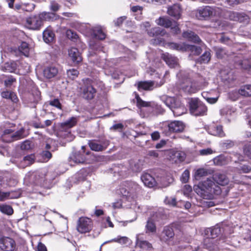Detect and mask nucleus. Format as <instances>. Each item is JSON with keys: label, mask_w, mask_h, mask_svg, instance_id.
I'll return each instance as SVG.
<instances>
[{"label": "nucleus", "mask_w": 251, "mask_h": 251, "mask_svg": "<svg viewBox=\"0 0 251 251\" xmlns=\"http://www.w3.org/2000/svg\"><path fill=\"white\" fill-rule=\"evenodd\" d=\"M212 178H207L206 180L194 186V191L201 198L205 199L213 198V195H218L221 194L220 187L216 184Z\"/></svg>", "instance_id": "1"}, {"label": "nucleus", "mask_w": 251, "mask_h": 251, "mask_svg": "<svg viewBox=\"0 0 251 251\" xmlns=\"http://www.w3.org/2000/svg\"><path fill=\"white\" fill-rule=\"evenodd\" d=\"M161 100L172 110L175 116H179L185 112L184 106L175 98L164 96L162 97Z\"/></svg>", "instance_id": "2"}, {"label": "nucleus", "mask_w": 251, "mask_h": 251, "mask_svg": "<svg viewBox=\"0 0 251 251\" xmlns=\"http://www.w3.org/2000/svg\"><path fill=\"white\" fill-rule=\"evenodd\" d=\"M207 86V82L204 80V83L201 84H196L193 82L191 78L187 75H184L180 82V88L185 93L192 94L197 91L203 89Z\"/></svg>", "instance_id": "3"}, {"label": "nucleus", "mask_w": 251, "mask_h": 251, "mask_svg": "<svg viewBox=\"0 0 251 251\" xmlns=\"http://www.w3.org/2000/svg\"><path fill=\"white\" fill-rule=\"evenodd\" d=\"M190 111L194 116H202L206 112L207 108L198 99L193 98L190 101Z\"/></svg>", "instance_id": "4"}, {"label": "nucleus", "mask_w": 251, "mask_h": 251, "mask_svg": "<svg viewBox=\"0 0 251 251\" xmlns=\"http://www.w3.org/2000/svg\"><path fill=\"white\" fill-rule=\"evenodd\" d=\"M24 132V129L21 128L15 132L10 129H5L2 135V140L6 142H11L15 140H17L23 138V134Z\"/></svg>", "instance_id": "5"}, {"label": "nucleus", "mask_w": 251, "mask_h": 251, "mask_svg": "<svg viewBox=\"0 0 251 251\" xmlns=\"http://www.w3.org/2000/svg\"><path fill=\"white\" fill-rule=\"evenodd\" d=\"M43 20L41 13L32 15L26 18V26L32 30H39L43 25Z\"/></svg>", "instance_id": "6"}, {"label": "nucleus", "mask_w": 251, "mask_h": 251, "mask_svg": "<svg viewBox=\"0 0 251 251\" xmlns=\"http://www.w3.org/2000/svg\"><path fill=\"white\" fill-rule=\"evenodd\" d=\"M184 128V125L181 121H175L168 124L165 126L164 130V133L167 135H170L172 132H182Z\"/></svg>", "instance_id": "7"}, {"label": "nucleus", "mask_w": 251, "mask_h": 251, "mask_svg": "<svg viewBox=\"0 0 251 251\" xmlns=\"http://www.w3.org/2000/svg\"><path fill=\"white\" fill-rule=\"evenodd\" d=\"M91 229V220L86 217L80 218L78 221L77 230L81 233L89 232Z\"/></svg>", "instance_id": "8"}, {"label": "nucleus", "mask_w": 251, "mask_h": 251, "mask_svg": "<svg viewBox=\"0 0 251 251\" xmlns=\"http://www.w3.org/2000/svg\"><path fill=\"white\" fill-rule=\"evenodd\" d=\"M96 93V90L92 85L91 81L86 80L82 88V97L85 99L91 100L94 97Z\"/></svg>", "instance_id": "9"}, {"label": "nucleus", "mask_w": 251, "mask_h": 251, "mask_svg": "<svg viewBox=\"0 0 251 251\" xmlns=\"http://www.w3.org/2000/svg\"><path fill=\"white\" fill-rule=\"evenodd\" d=\"M16 248L15 241L7 237L0 238V249L3 251H13Z\"/></svg>", "instance_id": "10"}, {"label": "nucleus", "mask_w": 251, "mask_h": 251, "mask_svg": "<svg viewBox=\"0 0 251 251\" xmlns=\"http://www.w3.org/2000/svg\"><path fill=\"white\" fill-rule=\"evenodd\" d=\"M109 141L105 140L100 143L96 140H90L88 145L90 149L95 151H101L105 150L109 145Z\"/></svg>", "instance_id": "11"}, {"label": "nucleus", "mask_w": 251, "mask_h": 251, "mask_svg": "<svg viewBox=\"0 0 251 251\" xmlns=\"http://www.w3.org/2000/svg\"><path fill=\"white\" fill-rule=\"evenodd\" d=\"M175 233L173 228L170 226H166L164 227L161 233L160 239L162 241L169 242L174 238Z\"/></svg>", "instance_id": "12"}, {"label": "nucleus", "mask_w": 251, "mask_h": 251, "mask_svg": "<svg viewBox=\"0 0 251 251\" xmlns=\"http://www.w3.org/2000/svg\"><path fill=\"white\" fill-rule=\"evenodd\" d=\"M157 217V214L153 215L148 219L145 226L146 233H155L156 227L155 222L158 221Z\"/></svg>", "instance_id": "13"}, {"label": "nucleus", "mask_w": 251, "mask_h": 251, "mask_svg": "<svg viewBox=\"0 0 251 251\" xmlns=\"http://www.w3.org/2000/svg\"><path fill=\"white\" fill-rule=\"evenodd\" d=\"M219 239H214L210 237L205 238L203 240L204 247L209 251L215 250L220 244Z\"/></svg>", "instance_id": "14"}, {"label": "nucleus", "mask_w": 251, "mask_h": 251, "mask_svg": "<svg viewBox=\"0 0 251 251\" xmlns=\"http://www.w3.org/2000/svg\"><path fill=\"white\" fill-rule=\"evenodd\" d=\"M26 177L30 182L38 184L43 180L44 174L39 172L29 173Z\"/></svg>", "instance_id": "15"}, {"label": "nucleus", "mask_w": 251, "mask_h": 251, "mask_svg": "<svg viewBox=\"0 0 251 251\" xmlns=\"http://www.w3.org/2000/svg\"><path fill=\"white\" fill-rule=\"evenodd\" d=\"M68 54L74 63L77 64L82 60L81 54L77 48L72 47L69 49Z\"/></svg>", "instance_id": "16"}, {"label": "nucleus", "mask_w": 251, "mask_h": 251, "mask_svg": "<svg viewBox=\"0 0 251 251\" xmlns=\"http://www.w3.org/2000/svg\"><path fill=\"white\" fill-rule=\"evenodd\" d=\"M213 8L207 6L199 9L198 10V13L197 14V16L199 19L201 20L210 17L213 14Z\"/></svg>", "instance_id": "17"}, {"label": "nucleus", "mask_w": 251, "mask_h": 251, "mask_svg": "<svg viewBox=\"0 0 251 251\" xmlns=\"http://www.w3.org/2000/svg\"><path fill=\"white\" fill-rule=\"evenodd\" d=\"M70 161L76 164H83L86 162V159L84 155V151L83 153L75 152L73 153L70 157Z\"/></svg>", "instance_id": "18"}, {"label": "nucleus", "mask_w": 251, "mask_h": 251, "mask_svg": "<svg viewBox=\"0 0 251 251\" xmlns=\"http://www.w3.org/2000/svg\"><path fill=\"white\" fill-rule=\"evenodd\" d=\"M213 179L217 182V184L221 185H226L228 184L229 179L226 175L222 173L218 172L213 174Z\"/></svg>", "instance_id": "19"}, {"label": "nucleus", "mask_w": 251, "mask_h": 251, "mask_svg": "<svg viewBox=\"0 0 251 251\" xmlns=\"http://www.w3.org/2000/svg\"><path fill=\"white\" fill-rule=\"evenodd\" d=\"M163 60L170 68H175L178 66L177 59L168 53L162 55Z\"/></svg>", "instance_id": "20"}, {"label": "nucleus", "mask_w": 251, "mask_h": 251, "mask_svg": "<svg viewBox=\"0 0 251 251\" xmlns=\"http://www.w3.org/2000/svg\"><path fill=\"white\" fill-rule=\"evenodd\" d=\"M141 179L145 185L150 188L153 187L156 184L155 179L148 173L143 174Z\"/></svg>", "instance_id": "21"}, {"label": "nucleus", "mask_w": 251, "mask_h": 251, "mask_svg": "<svg viewBox=\"0 0 251 251\" xmlns=\"http://www.w3.org/2000/svg\"><path fill=\"white\" fill-rule=\"evenodd\" d=\"M127 186L129 189V197L131 198H134L141 191L139 185L134 182H128V185Z\"/></svg>", "instance_id": "22"}, {"label": "nucleus", "mask_w": 251, "mask_h": 251, "mask_svg": "<svg viewBox=\"0 0 251 251\" xmlns=\"http://www.w3.org/2000/svg\"><path fill=\"white\" fill-rule=\"evenodd\" d=\"M157 86V84H155L154 82L153 81H140L138 83L139 90L143 89L146 91H151Z\"/></svg>", "instance_id": "23"}, {"label": "nucleus", "mask_w": 251, "mask_h": 251, "mask_svg": "<svg viewBox=\"0 0 251 251\" xmlns=\"http://www.w3.org/2000/svg\"><path fill=\"white\" fill-rule=\"evenodd\" d=\"M170 158L171 160L175 163H178L183 162L185 160L186 154L184 152L176 151L172 153Z\"/></svg>", "instance_id": "24"}, {"label": "nucleus", "mask_w": 251, "mask_h": 251, "mask_svg": "<svg viewBox=\"0 0 251 251\" xmlns=\"http://www.w3.org/2000/svg\"><path fill=\"white\" fill-rule=\"evenodd\" d=\"M136 245L143 251H148L152 248V245L148 241L139 238L138 235L136 236Z\"/></svg>", "instance_id": "25"}, {"label": "nucleus", "mask_w": 251, "mask_h": 251, "mask_svg": "<svg viewBox=\"0 0 251 251\" xmlns=\"http://www.w3.org/2000/svg\"><path fill=\"white\" fill-rule=\"evenodd\" d=\"M78 120V117H72L68 120L61 124V128L63 130L70 129L75 126Z\"/></svg>", "instance_id": "26"}, {"label": "nucleus", "mask_w": 251, "mask_h": 251, "mask_svg": "<svg viewBox=\"0 0 251 251\" xmlns=\"http://www.w3.org/2000/svg\"><path fill=\"white\" fill-rule=\"evenodd\" d=\"M58 73V69L55 66H51L46 68L44 70L43 74L46 78H51L56 76Z\"/></svg>", "instance_id": "27"}, {"label": "nucleus", "mask_w": 251, "mask_h": 251, "mask_svg": "<svg viewBox=\"0 0 251 251\" xmlns=\"http://www.w3.org/2000/svg\"><path fill=\"white\" fill-rule=\"evenodd\" d=\"M180 7L178 4H174L168 9V14L176 19L180 18Z\"/></svg>", "instance_id": "28"}, {"label": "nucleus", "mask_w": 251, "mask_h": 251, "mask_svg": "<svg viewBox=\"0 0 251 251\" xmlns=\"http://www.w3.org/2000/svg\"><path fill=\"white\" fill-rule=\"evenodd\" d=\"M137 106L139 108L141 107H148L151 112L153 111V109L155 106V104L151 102L145 101L143 100L139 96L136 97Z\"/></svg>", "instance_id": "29"}, {"label": "nucleus", "mask_w": 251, "mask_h": 251, "mask_svg": "<svg viewBox=\"0 0 251 251\" xmlns=\"http://www.w3.org/2000/svg\"><path fill=\"white\" fill-rule=\"evenodd\" d=\"M182 36L184 38L187 39L189 41L199 43L201 41L199 37L194 32L191 31H187L184 32Z\"/></svg>", "instance_id": "30"}, {"label": "nucleus", "mask_w": 251, "mask_h": 251, "mask_svg": "<svg viewBox=\"0 0 251 251\" xmlns=\"http://www.w3.org/2000/svg\"><path fill=\"white\" fill-rule=\"evenodd\" d=\"M113 242H117L123 245H126L130 244V240L126 236H118L117 238L104 242L102 246L106 243Z\"/></svg>", "instance_id": "31"}, {"label": "nucleus", "mask_w": 251, "mask_h": 251, "mask_svg": "<svg viewBox=\"0 0 251 251\" xmlns=\"http://www.w3.org/2000/svg\"><path fill=\"white\" fill-rule=\"evenodd\" d=\"M210 134L214 136H219L223 137L225 134L223 131V128L221 126H212L209 129Z\"/></svg>", "instance_id": "32"}, {"label": "nucleus", "mask_w": 251, "mask_h": 251, "mask_svg": "<svg viewBox=\"0 0 251 251\" xmlns=\"http://www.w3.org/2000/svg\"><path fill=\"white\" fill-rule=\"evenodd\" d=\"M186 44L184 43L178 44L176 43L170 42L166 44L167 47L170 49L181 51H185L186 50Z\"/></svg>", "instance_id": "33"}, {"label": "nucleus", "mask_w": 251, "mask_h": 251, "mask_svg": "<svg viewBox=\"0 0 251 251\" xmlns=\"http://www.w3.org/2000/svg\"><path fill=\"white\" fill-rule=\"evenodd\" d=\"M156 24L160 26L166 28L171 27L173 25V23L167 17H161L156 20Z\"/></svg>", "instance_id": "34"}, {"label": "nucleus", "mask_w": 251, "mask_h": 251, "mask_svg": "<svg viewBox=\"0 0 251 251\" xmlns=\"http://www.w3.org/2000/svg\"><path fill=\"white\" fill-rule=\"evenodd\" d=\"M54 37V34L50 29H46L43 31V38L46 43L51 42L53 40Z\"/></svg>", "instance_id": "35"}, {"label": "nucleus", "mask_w": 251, "mask_h": 251, "mask_svg": "<svg viewBox=\"0 0 251 251\" xmlns=\"http://www.w3.org/2000/svg\"><path fill=\"white\" fill-rule=\"evenodd\" d=\"M17 67V65L16 62H9L5 63L2 68L5 72L12 73L16 70Z\"/></svg>", "instance_id": "36"}, {"label": "nucleus", "mask_w": 251, "mask_h": 251, "mask_svg": "<svg viewBox=\"0 0 251 251\" xmlns=\"http://www.w3.org/2000/svg\"><path fill=\"white\" fill-rule=\"evenodd\" d=\"M34 161V156L32 155H27L24 157L23 160L21 162L20 166L22 168H25L32 164Z\"/></svg>", "instance_id": "37"}, {"label": "nucleus", "mask_w": 251, "mask_h": 251, "mask_svg": "<svg viewBox=\"0 0 251 251\" xmlns=\"http://www.w3.org/2000/svg\"><path fill=\"white\" fill-rule=\"evenodd\" d=\"M42 18L45 20L53 21L59 19V16L53 12H44L41 13Z\"/></svg>", "instance_id": "38"}, {"label": "nucleus", "mask_w": 251, "mask_h": 251, "mask_svg": "<svg viewBox=\"0 0 251 251\" xmlns=\"http://www.w3.org/2000/svg\"><path fill=\"white\" fill-rule=\"evenodd\" d=\"M1 95L2 98L10 99L14 102H17L18 100L16 95L12 92L3 91Z\"/></svg>", "instance_id": "39"}, {"label": "nucleus", "mask_w": 251, "mask_h": 251, "mask_svg": "<svg viewBox=\"0 0 251 251\" xmlns=\"http://www.w3.org/2000/svg\"><path fill=\"white\" fill-rule=\"evenodd\" d=\"M185 51H190L194 55H199L201 52V49L200 47L186 44Z\"/></svg>", "instance_id": "40"}, {"label": "nucleus", "mask_w": 251, "mask_h": 251, "mask_svg": "<svg viewBox=\"0 0 251 251\" xmlns=\"http://www.w3.org/2000/svg\"><path fill=\"white\" fill-rule=\"evenodd\" d=\"M213 162L216 165L222 166L227 164V158L224 155H220L214 158Z\"/></svg>", "instance_id": "41"}, {"label": "nucleus", "mask_w": 251, "mask_h": 251, "mask_svg": "<svg viewBox=\"0 0 251 251\" xmlns=\"http://www.w3.org/2000/svg\"><path fill=\"white\" fill-rule=\"evenodd\" d=\"M127 185H128V182H125L120 186L119 189L120 193L124 197L126 198H130L129 192L128 191V187Z\"/></svg>", "instance_id": "42"}, {"label": "nucleus", "mask_w": 251, "mask_h": 251, "mask_svg": "<svg viewBox=\"0 0 251 251\" xmlns=\"http://www.w3.org/2000/svg\"><path fill=\"white\" fill-rule=\"evenodd\" d=\"M0 211L8 215H11L13 213L12 207L10 205L5 204L0 205Z\"/></svg>", "instance_id": "43"}, {"label": "nucleus", "mask_w": 251, "mask_h": 251, "mask_svg": "<svg viewBox=\"0 0 251 251\" xmlns=\"http://www.w3.org/2000/svg\"><path fill=\"white\" fill-rule=\"evenodd\" d=\"M239 93L245 97L251 96V85H247L242 87L239 90Z\"/></svg>", "instance_id": "44"}, {"label": "nucleus", "mask_w": 251, "mask_h": 251, "mask_svg": "<svg viewBox=\"0 0 251 251\" xmlns=\"http://www.w3.org/2000/svg\"><path fill=\"white\" fill-rule=\"evenodd\" d=\"M211 55L208 51L204 52L202 55L200 57L198 61L200 63H207L210 60Z\"/></svg>", "instance_id": "45"}, {"label": "nucleus", "mask_w": 251, "mask_h": 251, "mask_svg": "<svg viewBox=\"0 0 251 251\" xmlns=\"http://www.w3.org/2000/svg\"><path fill=\"white\" fill-rule=\"evenodd\" d=\"M164 34V30H162L159 27H156L153 28L151 29L148 31V34L150 36H157L158 35H163Z\"/></svg>", "instance_id": "46"}, {"label": "nucleus", "mask_w": 251, "mask_h": 251, "mask_svg": "<svg viewBox=\"0 0 251 251\" xmlns=\"http://www.w3.org/2000/svg\"><path fill=\"white\" fill-rule=\"evenodd\" d=\"M214 50L217 57L219 58H222L227 54L226 50L221 47H215Z\"/></svg>", "instance_id": "47"}, {"label": "nucleus", "mask_w": 251, "mask_h": 251, "mask_svg": "<svg viewBox=\"0 0 251 251\" xmlns=\"http://www.w3.org/2000/svg\"><path fill=\"white\" fill-rule=\"evenodd\" d=\"M19 50L22 52L25 55L27 56L28 54L29 49L28 45L27 43L23 42L21 43L19 47Z\"/></svg>", "instance_id": "48"}, {"label": "nucleus", "mask_w": 251, "mask_h": 251, "mask_svg": "<svg viewBox=\"0 0 251 251\" xmlns=\"http://www.w3.org/2000/svg\"><path fill=\"white\" fill-rule=\"evenodd\" d=\"M94 35L96 38L100 40H103L105 38V34L102 30L99 27H97L94 30Z\"/></svg>", "instance_id": "49"}, {"label": "nucleus", "mask_w": 251, "mask_h": 251, "mask_svg": "<svg viewBox=\"0 0 251 251\" xmlns=\"http://www.w3.org/2000/svg\"><path fill=\"white\" fill-rule=\"evenodd\" d=\"M210 237L214 239H218V237L220 235L221 231L219 227H215L210 230Z\"/></svg>", "instance_id": "50"}, {"label": "nucleus", "mask_w": 251, "mask_h": 251, "mask_svg": "<svg viewBox=\"0 0 251 251\" xmlns=\"http://www.w3.org/2000/svg\"><path fill=\"white\" fill-rule=\"evenodd\" d=\"M67 74L68 77L73 80L77 76L78 72L75 69H70L67 71Z\"/></svg>", "instance_id": "51"}, {"label": "nucleus", "mask_w": 251, "mask_h": 251, "mask_svg": "<svg viewBox=\"0 0 251 251\" xmlns=\"http://www.w3.org/2000/svg\"><path fill=\"white\" fill-rule=\"evenodd\" d=\"M238 18L239 20H237V21L240 23L247 24L249 22V18L248 16L244 13H239Z\"/></svg>", "instance_id": "52"}, {"label": "nucleus", "mask_w": 251, "mask_h": 251, "mask_svg": "<svg viewBox=\"0 0 251 251\" xmlns=\"http://www.w3.org/2000/svg\"><path fill=\"white\" fill-rule=\"evenodd\" d=\"M190 176V172L188 170H185L182 173L180 177V180L183 183H186Z\"/></svg>", "instance_id": "53"}, {"label": "nucleus", "mask_w": 251, "mask_h": 251, "mask_svg": "<svg viewBox=\"0 0 251 251\" xmlns=\"http://www.w3.org/2000/svg\"><path fill=\"white\" fill-rule=\"evenodd\" d=\"M66 35L69 39L72 40H75L78 38L77 34L71 29L67 30Z\"/></svg>", "instance_id": "54"}, {"label": "nucleus", "mask_w": 251, "mask_h": 251, "mask_svg": "<svg viewBox=\"0 0 251 251\" xmlns=\"http://www.w3.org/2000/svg\"><path fill=\"white\" fill-rule=\"evenodd\" d=\"M164 202L166 204L173 206H176V198L173 197L166 198L164 200Z\"/></svg>", "instance_id": "55"}, {"label": "nucleus", "mask_w": 251, "mask_h": 251, "mask_svg": "<svg viewBox=\"0 0 251 251\" xmlns=\"http://www.w3.org/2000/svg\"><path fill=\"white\" fill-rule=\"evenodd\" d=\"M49 104L56 107L58 109H61L62 106L58 99H54L53 100L49 101Z\"/></svg>", "instance_id": "56"}, {"label": "nucleus", "mask_w": 251, "mask_h": 251, "mask_svg": "<svg viewBox=\"0 0 251 251\" xmlns=\"http://www.w3.org/2000/svg\"><path fill=\"white\" fill-rule=\"evenodd\" d=\"M10 193L8 192H3L0 191V201H4L9 199V198H13L14 197L10 196Z\"/></svg>", "instance_id": "57"}, {"label": "nucleus", "mask_w": 251, "mask_h": 251, "mask_svg": "<svg viewBox=\"0 0 251 251\" xmlns=\"http://www.w3.org/2000/svg\"><path fill=\"white\" fill-rule=\"evenodd\" d=\"M24 6L22 9L24 11L31 12L34 9L35 5L34 3H25Z\"/></svg>", "instance_id": "58"}, {"label": "nucleus", "mask_w": 251, "mask_h": 251, "mask_svg": "<svg viewBox=\"0 0 251 251\" xmlns=\"http://www.w3.org/2000/svg\"><path fill=\"white\" fill-rule=\"evenodd\" d=\"M207 175V171L203 168H200L198 169L196 172L195 175L196 177H202Z\"/></svg>", "instance_id": "59"}, {"label": "nucleus", "mask_w": 251, "mask_h": 251, "mask_svg": "<svg viewBox=\"0 0 251 251\" xmlns=\"http://www.w3.org/2000/svg\"><path fill=\"white\" fill-rule=\"evenodd\" d=\"M60 7V6L56 1L54 0L50 1V9L51 11L56 12L59 9Z\"/></svg>", "instance_id": "60"}, {"label": "nucleus", "mask_w": 251, "mask_h": 251, "mask_svg": "<svg viewBox=\"0 0 251 251\" xmlns=\"http://www.w3.org/2000/svg\"><path fill=\"white\" fill-rule=\"evenodd\" d=\"M239 16V13L231 11L228 13V18L230 20L234 21H237V20H239L238 18Z\"/></svg>", "instance_id": "61"}, {"label": "nucleus", "mask_w": 251, "mask_h": 251, "mask_svg": "<svg viewBox=\"0 0 251 251\" xmlns=\"http://www.w3.org/2000/svg\"><path fill=\"white\" fill-rule=\"evenodd\" d=\"M244 153L246 156L251 159V145H247L244 146Z\"/></svg>", "instance_id": "62"}, {"label": "nucleus", "mask_w": 251, "mask_h": 251, "mask_svg": "<svg viewBox=\"0 0 251 251\" xmlns=\"http://www.w3.org/2000/svg\"><path fill=\"white\" fill-rule=\"evenodd\" d=\"M200 154L201 155H207L213 153V151L210 148H207L201 150L199 151Z\"/></svg>", "instance_id": "63"}, {"label": "nucleus", "mask_w": 251, "mask_h": 251, "mask_svg": "<svg viewBox=\"0 0 251 251\" xmlns=\"http://www.w3.org/2000/svg\"><path fill=\"white\" fill-rule=\"evenodd\" d=\"M186 251H202L201 249L198 245L189 246L188 247Z\"/></svg>", "instance_id": "64"}]
</instances>
